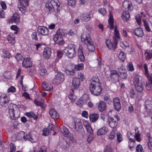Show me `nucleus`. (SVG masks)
Instances as JSON below:
<instances>
[{"instance_id": "1", "label": "nucleus", "mask_w": 152, "mask_h": 152, "mask_svg": "<svg viewBox=\"0 0 152 152\" xmlns=\"http://www.w3.org/2000/svg\"><path fill=\"white\" fill-rule=\"evenodd\" d=\"M99 79L97 77L92 78V81L89 86V89L92 94L98 96L102 92V88L100 86Z\"/></svg>"}, {"instance_id": "2", "label": "nucleus", "mask_w": 152, "mask_h": 152, "mask_svg": "<svg viewBox=\"0 0 152 152\" xmlns=\"http://www.w3.org/2000/svg\"><path fill=\"white\" fill-rule=\"evenodd\" d=\"M81 40L82 42H87L88 45V48L89 51L94 52L95 48L93 45V42L91 40L89 37L88 34L84 33L83 34L81 37Z\"/></svg>"}, {"instance_id": "3", "label": "nucleus", "mask_w": 152, "mask_h": 152, "mask_svg": "<svg viewBox=\"0 0 152 152\" xmlns=\"http://www.w3.org/2000/svg\"><path fill=\"white\" fill-rule=\"evenodd\" d=\"M75 46L73 44H70L66 47L64 53L70 58H72L76 56Z\"/></svg>"}, {"instance_id": "4", "label": "nucleus", "mask_w": 152, "mask_h": 152, "mask_svg": "<svg viewBox=\"0 0 152 152\" xmlns=\"http://www.w3.org/2000/svg\"><path fill=\"white\" fill-rule=\"evenodd\" d=\"M65 79L64 76L62 73H57L52 80L53 83L55 84H58L64 81Z\"/></svg>"}, {"instance_id": "5", "label": "nucleus", "mask_w": 152, "mask_h": 152, "mask_svg": "<svg viewBox=\"0 0 152 152\" xmlns=\"http://www.w3.org/2000/svg\"><path fill=\"white\" fill-rule=\"evenodd\" d=\"M29 0H19L18 8L23 13H24L28 5Z\"/></svg>"}, {"instance_id": "6", "label": "nucleus", "mask_w": 152, "mask_h": 152, "mask_svg": "<svg viewBox=\"0 0 152 152\" xmlns=\"http://www.w3.org/2000/svg\"><path fill=\"white\" fill-rule=\"evenodd\" d=\"M120 75L115 70H111L110 75V80L113 83L118 82Z\"/></svg>"}, {"instance_id": "7", "label": "nucleus", "mask_w": 152, "mask_h": 152, "mask_svg": "<svg viewBox=\"0 0 152 152\" xmlns=\"http://www.w3.org/2000/svg\"><path fill=\"white\" fill-rule=\"evenodd\" d=\"M10 99L5 94H2L0 97V104L3 107H5L7 106Z\"/></svg>"}, {"instance_id": "8", "label": "nucleus", "mask_w": 152, "mask_h": 152, "mask_svg": "<svg viewBox=\"0 0 152 152\" xmlns=\"http://www.w3.org/2000/svg\"><path fill=\"white\" fill-rule=\"evenodd\" d=\"M17 105L13 104H9L8 108L9 110V113L10 118L12 119H15L18 117L16 116L14 113V110L17 109Z\"/></svg>"}, {"instance_id": "9", "label": "nucleus", "mask_w": 152, "mask_h": 152, "mask_svg": "<svg viewBox=\"0 0 152 152\" xmlns=\"http://www.w3.org/2000/svg\"><path fill=\"white\" fill-rule=\"evenodd\" d=\"M113 105L114 108L117 111H119L121 108V104L120 99L118 97H116L113 99Z\"/></svg>"}, {"instance_id": "10", "label": "nucleus", "mask_w": 152, "mask_h": 152, "mask_svg": "<svg viewBox=\"0 0 152 152\" xmlns=\"http://www.w3.org/2000/svg\"><path fill=\"white\" fill-rule=\"evenodd\" d=\"M91 15L88 13H82L79 16L80 19L82 22H86L90 21L92 16H91Z\"/></svg>"}, {"instance_id": "11", "label": "nucleus", "mask_w": 152, "mask_h": 152, "mask_svg": "<svg viewBox=\"0 0 152 152\" xmlns=\"http://www.w3.org/2000/svg\"><path fill=\"white\" fill-rule=\"evenodd\" d=\"M106 43L108 48L110 50H114L117 47V43L115 41L112 43L110 39H107L106 40Z\"/></svg>"}, {"instance_id": "12", "label": "nucleus", "mask_w": 152, "mask_h": 152, "mask_svg": "<svg viewBox=\"0 0 152 152\" xmlns=\"http://www.w3.org/2000/svg\"><path fill=\"white\" fill-rule=\"evenodd\" d=\"M37 30L38 33L43 35L46 36L49 34L48 28L45 26H39Z\"/></svg>"}, {"instance_id": "13", "label": "nucleus", "mask_w": 152, "mask_h": 152, "mask_svg": "<svg viewBox=\"0 0 152 152\" xmlns=\"http://www.w3.org/2000/svg\"><path fill=\"white\" fill-rule=\"evenodd\" d=\"M73 128L75 129L76 131L80 134L82 133L84 131L83 125L80 122L75 124Z\"/></svg>"}, {"instance_id": "14", "label": "nucleus", "mask_w": 152, "mask_h": 152, "mask_svg": "<svg viewBox=\"0 0 152 152\" xmlns=\"http://www.w3.org/2000/svg\"><path fill=\"white\" fill-rule=\"evenodd\" d=\"M29 134L30 137V141L31 142H36L38 140V133L34 131L30 132Z\"/></svg>"}, {"instance_id": "15", "label": "nucleus", "mask_w": 152, "mask_h": 152, "mask_svg": "<svg viewBox=\"0 0 152 152\" xmlns=\"http://www.w3.org/2000/svg\"><path fill=\"white\" fill-rule=\"evenodd\" d=\"M64 35V33L63 32L62 29H59L56 32V34L53 36V39L54 41H57L60 37H62V36Z\"/></svg>"}, {"instance_id": "16", "label": "nucleus", "mask_w": 152, "mask_h": 152, "mask_svg": "<svg viewBox=\"0 0 152 152\" xmlns=\"http://www.w3.org/2000/svg\"><path fill=\"white\" fill-rule=\"evenodd\" d=\"M108 123L110 127L112 128H115L117 126L118 122L115 118L112 117H109Z\"/></svg>"}, {"instance_id": "17", "label": "nucleus", "mask_w": 152, "mask_h": 152, "mask_svg": "<svg viewBox=\"0 0 152 152\" xmlns=\"http://www.w3.org/2000/svg\"><path fill=\"white\" fill-rule=\"evenodd\" d=\"M51 49L49 47L45 48L44 50L43 56L45 59H48L51 56Z\"/></svg>"}, {"instance_id": "18", "label": "nucleus", "mask_w": 152, "mask_h": 152, "mask_svg": "<svg viewBox=\"0 0 152 152\" xmlns=\"http://www.w3.org/2000/svg\"><path fill=\"white\" fill-rule=\"evenodd\" d=\"M65 72L68 75L73 76L76 72L74 66L72 65L68 67L67 69H65Z\"/></svg>"}, {"instance_id": "19", "label": "nucleus", "mask_w": 152, "mask_h": 152, "mask_svg": "<svg viewBox=\"0 0 152 152\" xmlns=\"http://www.w3.org/2000/svg\"><path fill=\"white\" fill-rule=\"evenodd\" d=\"M133 32L136 36L138 37H142L143 35V32L141 28H137L133 30Z\"/></svg>"}, {"instance_id": "20", "label": "nucleus", "mask_w": 152, "mask_h": 152, "mask_svg": "<svg viewBox=\"0 0 152 152\" xmlns=\"http://www.w3.org/2000/svg\"><path fill=\"white\" fill-rule=\"evenodd\" d=\"M120 36L119 32L117 27H115L113 37V41L116 42L117 43L118 41L120 39Z\"/></svg>"}, {"instance_id": "21", "label": "nucleus", "mask_w": 152, "mask_h": 152, "mask_svg": "<svg viewBox=\"0 0 152 152\" xmlns=\"http://www.w3.org/2000/svg\"><path fill=\"white\" fill-rule=\"evenodd\" d=\"M32 63L30 58L24 59L22 62V65L25 68L30 67L31 66Z\"/></svg>"}, {"instance_id": "22", "label": "nucleus", "mask_w": 152, "mask_h": 152, "mask_svg": "<svg viewBox=\"0 0 152 152\" xmlns=\"http://www.w3.org/2000/svg\"><path fill=\"white\" fill-rule=\"evenodd\" d=\"M106 103L103 101H100L98 105V108L100 112H102L104 111L106 108Z\"/></svg>"}, {"instance_id": "23", "label": "nucleus", "mask_w": 152, "mask_h": 152, "mask_svg": "<svg viewBox=\"0 0 152 152\" xmlns=\"http://www.w3.org/2000/svg\"><path fill=\"white\" fill-rule=\"evenodd\" d=\"M82 45H80L78 50L79 58L81 61L83 62L85 60V58L83 51L82 50Z\"/></svg>"}, {"instance_id": "24", "label": "nucleus", "mask_w": 152, "mask_h": 152, "mask_svg": "<svg viewBox=\"0 0 152 152\" xmlns=\"http://www.w3.org/2000/svg\"><path fill=\"white\" fill-rule=\"evenodd\" d=\"M50 4L52 6L54 10H58V8L60 5V3L58 0H51Z\"/></svg>"}, {"instance_id": "25", "label": "nucleus", "mask_w": 152, "mask_h": 152, "mask_svg": "<svg viewBox=\"0 0 152 152\" xmlns=\"http://www.w3.org/2000/svg\"><path fill=\"white\" fill-rule=\"evenodd\" d=\"M59 145L61 148L64 149H66L69 147L67 142L64 139H62L60 140Z\"/></svg>"}, {"instance_id": "26", "label": "nucleus", "mask_w": 152, "mask_h": 152, "mask_svg": "<svg viewBox=\"0 0 152 152\" xmlns=\"http://www.w3.org/2000/svg\"><path fill=\"white\" fill-rule=\"evenodd\" d=\"M80 84V80L77 78L75 77L72 80V85L74 88H78Z\"/></svg>"}, {"instance_id": "27", "label": "nucleus", "mask_w": 152, "mask_h": 152, "mask_svg": "<svg viewBox=\"0 0 152 152\" xmlns=\"http://www.w3.org/2000/svg\"><path fill=\"white\" fill-rule=\"evenodd\" d=\"M49 114L53 119L58 118H59L58 114L56 111L53 109H52L49 110Z\"/></svg>"}, {"instance_id": "28", "label": "nucleus", "mask_w": 152, "mask_h": 152, "mask_svg": "<svg viewBox=\"0 0 152 152\" xmlns=\"http://www.w3.org/2000/svg\"><path fill=\"white\" fill-rule=\"evenodd\" d=\"M34 102L37 106H40L42 108H44L46 107L44 104L45 100L43 99H41L39 101L35 100L34 101Z\"/></svg>"}, {"instance_id": "29", "label": "nucleus", "mask_w": 152, "mask_h": 152, "mask_svg": "<svg viewBox=\"0 0 152 152\" xmlns=\"http://www.w3.org/2000/svg\"><path fill=\"white\" fill-rule=\"evenodd\" d=\"M99 115L96 113H93L89 115V118L90 121L92 122H94L98 118Z\"/></svg>"}, {"instance_id": "30", "label": "nucleus", "mask_w": 152, "mask_h": 152, "mask_svg": "<svg viewBox=\"0 0 152 152\" xmlns=\"http://www.w3.org/2000/svg\"><path fill=\"white\" fill-rule=\"evenodd\" d=\"M10 20L12 22L18 23L20 21V17L17 13H15L10 18Z\"/></svg>"}, {"instance_id": "31", "label": "nucleus", "mask_w": 152, "mask_h": 152, "mask_svg": "<svg viewBox=\"0 0 152 152\" xmlns=\"http://www.w3.org/2000/svg\"><path fill=\"white\" fill-rule=\"evenodd\" d=\"M142 80V77L139 75H136L134 77V83L135 85H140L142 84L141 80Z\"/></svg>"}, {"instance_id": "32", "label": "nucleus", "mask_w": 152, "mask_h": 152, "mask_svg": "<svg viewBox=\"0 0 152 152\" xmlns=\"http://www.w3.org/2000/svg\"><path fill=\"white\" fill-rule=\"evenodd\" d=\"M108 23L109 25L108 27L110 28V29L111 30L114 28V20L113 16L110 15L109 18L108 20Z\"/></svg>"}, {"instance_id": "33", "label": "nucleus", "mask_w": 152, "mask_h": 152, "mask_svg": "<svg viewBox=\"0 0 152 152\" xmlns=\"http://www.w3.org/2000/svg\"><path fill=\"white\" fill-rule=\"evenodd\" d=\"M25 115L29 118H33L34 120H36L37 119V116L33 112L26 113Z\"/></svg>"}, {"instance_id": "34", "label": "nucleus", "mask_w": 152, "mask_h": 152, "mask_svg": "<svg viewBox=\"0 0 152 152\" xmlns=\"http://www.w3.org/2000/svg\"><path fill=\"white\" fill-rule=\"evenodd\" d=\"M29 134V133L27 134L23 132H22L19 134L18 135L22 137H23V139L25 140H30Z\"/></svg>"}, {"instance_id": "35", "label": "nucleus", "mask_w": 152, "mask_h": 152, "mask_svg": "<svg viewBox=\"0 0 152 152\" xmlns=\"http://www.w3.org/2000/svg\"><path fill=\"white\" fill-rule=\"evenodd\" d=\"M15 36L12 34H10L7 37V39L10 43L14 44L15 39Z\"/></svg>"}, {"instance_id": "36", "label": "nucleus", "mask_w": 152, "mask_h": 152, "mask_svg": "<svg viewBox=\"0 0 152 152\" xmlns=\"http://www.w3.org/2000/svg\"><path fill=\"white\" fill-rule=\"evenodd\" d=\"M145 56L147 59H149L152 57V50H147L145 54Z\"/></svg>"}, {"instance_id": "37", "label": "nucleus", "mask_w": 152, "mask_h": 152, "mask_svg": "<svg viewBox=\"0 0 152 152\" xmlns=\"http://www.w3.org/2000/svg\"><path fill=\"white\" fill-rule=\"evenodd\" d=\"M135 135L134 136V138L136 139L137 141L140 142V134L139 131L138 130V128L137 127H135Z\"/></svg>"}, {"instance_id": "38", "label": "nucleus", "mask_w": 152, "mask_h": 152, "mask_svg": "<svg viewBox=\"0 0 152 152\" xmlns=\"http://www.w3.org/2000/svg\"><path fill=\"white\" fill-rule=\"evenodd\" d=\"M135 140L134 138L133 140H129V146L130 150L132 151V148L135 145Z\"/></svg>"}, {"instance_id": "39", "label": "nucleus", "mask_w": 152, "mask_h": 152, "mask_svg": "<svg viewBox=\"0 0 152 152\" xmlns=\"http://www.w3.org/2000/svg\"><path fill=\"white\" fill-rule=\"evenodd\" d=\"M61 131L65 137L66 136H68L69 135V134L70 132H69L68 129L65 127H63Z\"/></svg>"}, {"instance_id": "40", "label": "nucleus", "mask_w": 152, "mask_h": 152, "mask_svg": "<svg viewBox=\"0 0 152 152\" xmlns=\"http://www.w3.org/2000/svg\"><path fill=\"white\" fill-rule=\"evenodd\" d=\"M150 82L146 83L145 87L146 89L149 91L152 90V80L150 79Z\"/></svg>"}, {"instance_id": "41", "label": "nucleus", "mask_w": 152, "mask_h": 152, "mask_svg": "<svg viewBox=\"0 0 152 152\" xmlns=\"http://www.w3.org/2000/svg\"><path fill=\"white\" fill-rule=\"evenodd\" d=\"M106 132L105 128L102 127L98 130L97 133L98 135H103L105 134Z\"/></svg>"}, {"instance_id": "42", "label": "nucleus", "mask_w": 152, "mask_h": 152, "mask_svg": "<svg viewBox=\"0 0 152 152\" xmlns=\"http://www.w3.org/2000/svg\"><path fill=\"white\" fill-rule=\"evenodd\" d=\"M103 99L104 101L107 102L109 104L112 103V101L110 99V95L108 94L104 95L103 97Z\"/></svg>"}, {"instance_id": "43", "label": "nucleus", "mask_w": 152, "mask_h": 152, "mask_svg": "<svg viewBox=\"0 0 152 152\" xmlns=\"http://www.w3.org/2000/svg\"><path fill=\"white\" fill-rule=\"evenodd\" d=\"M135 86L136 90L138 92H141L144 87L142 84L140 85H135Z\"/></svg>"}, {"instance_id": "44", "label": "nucleus", "mask_w": 152, "mask_h": 152, "mask_svg": "<svg viewBox=\"0 0 152 152\" xmlns=\"http://www.w3.org/2000/svg\"><path fill=\"white\" fill-rule=\"evenodd\" d=\"M130 17L129 12L127 11H125L123 12V18L125 19L126 20H127Z\"/></svg>"}, {"instance_id": "45", "label": "nucleus", "mask_w": 152, "mask_h": 152, "mask_svg": "<svg viewBox=\"0 0 152 152\" xmlns=\"http://www.w3.org/2000/svg\"><path fill=\"white\" fill-rule=\"evenodd\" d=\"M119 58L123 61H124L126 59V54L123 52L121 51L119 55Z\"/></svg>"}, {"instance_id": "46", "label": "nucleus", "mask_w": 152, "mask_h": 152, "mask_svg": "<svg viewBox=\"0 0 152 152\" xmlns=\"http://www.w3.org/2000/svg\"><path fill=\"white\" fill-rule=\"evenodd\" d=\"M74 69L77 70H82L83 69L84 65L83 63L78 64L74 66Z\"/></svg>"}, {"instance_id": "47", "label": "nucleus", "mask_w": 152, "mask_h": 152, "mask_svg": "<svg viewBox=\"0 0 152 152\" xmlns=\"http://www.w3.org/2000/svg\"><path fill=\"white\" fill-rule=\"evenodd\" d=\"M125 5L127 6V8L129 10L131 11L132 10L133 7L132 4H129L128 1L124 2L123 3V6L124 7H126L124 6Z\"/></svg>"}, {"instance_id": "48", "label": "nucleus", "mask_w": 152, "mask_h": 152, "mask_svg": "<svg viewBox=\"0 0 152 152\" xmlns=\"http://www.w3.org/2000/svg\"><path fill=\"white\" fill-rule=\"evenodd\" d=\"M97 68L101 71H103L104 70V64L101 61L98 60V65Z\"/></svg>"}, {"instance_id": "49", "label": "nucleus", "mask_w": 152, "mask_h": 152, "mask_svg": "<svg viewBox=\"0 0 152 152\" xmlns=\"http://www.w3.org/2000/svg\"><path fill=\"white\" fill-rule=\"evenodd\" d=\"M56 43L59 45H62L64 43V41L63 40V37H60L57 41L54 42Z\"/></svg>"}, {"instance_id": "50", "label": "nucleus", "mask_w": 152, "mask_h": 152, "mask_svg": "<svg viewBox=\"0 0 152 152\" xmlns=\"http://www.w3.org/2000/svg\"><path fill=\"white\" fill-rule=\"evenodd\" d=\"M143 21L145 29L148 32L150 31H151L150 28L149 26L148 22L145 20H143Z\"/></svg>"}, {"instance_id": "51", "label": "nucleus", "mask_w": 152, "mask_h": 152, "mask_svg": "<svg viewBox=\"0 0 152 152\" xmlns=\"http://www.w3.org/2000/svg\"><path fill=\"white\" fill-rule=\"evenodd\" d=\"M127 68L128 70L131 72H132L134 70V67L132 63H129L127 64Z\"/></svg>"}, {"instance_id": "52", "label": "nucleus", "mask_w": 152, "mask_h": 152, "mask_svg": "<svg viewBox=\"0 0 152 152\" xmlns=\"http://www.w3.org/2000/svg\"><path fill=\"white\" fill-rule=\"evenodd\" d=\"M15 58L16 60L18 61H21L23 59V56L20 53L17 54L15 55Z\"/></svg>"}, {"instance_id": "53", "label": "nucleus", "mask_w": 152, "mask_h": 152, "mask_svg": "<svg viewBox=\"0 0 152 152\" xmlns=\"http://www.w3.org/2000/svg\"><path fill=\"white\" fill-rule=\"evenodd\" d=\"M136 150L137 152H144L142 146L140 144H139L137 146Z\"/></svg>"}, {"instance_id": "54", "label": "nucleus", "mask_w": 152, "mask_h": 152, "mask_svg": "<svg viewBox=\"0 0 152 152\" xmlns=\"http://www.w3.org/2000/svg\"><path fill=\"white\" fill-rule=\"evenodd\" d=\"M136 95V93L134 90H132L130 91L129 92V96L132 99L134 98Z\"/></svg>"}, {"instance_id": "55", "label": "nucleus", "mask_w": 152, "mask_h": 152, "mask_svg": "<svg viewBox=\"0 0 152 152\" xmlns=\"http://www.w3.org/2000/svg\"><path fill=\"white\" fill-rule=\"evenodd\" d=\"M98 12L103 15H104L106 13V11L104 8H101L98 10Z\"/></svg>"}, {"instance_id": "56", "label": "nucleus", "mask_w": 152, "mask_h": 152, "mask_svg": "<svg viewBox=\"0 0 152 152\" xmlns=\"http://www.w3.org/2000/svg\"><path fill=\"white\" fill-rule=\"evenodd\" d=\"M127 136L129 140H133L134 138V134L129 131L127 132Z\"/></svg>"}, {"instance_id": "57", "label": "nucleus", "mask_w": 152, "mask_h": 152, "mask_svg": "<svg viewBox=\"0 0 152 152\" xmlns=\"http://www.w3.org/2000/svg\"><path fill=\"white\" fill-rule=\"evenodd\" d=\"M42 132V134L44 136L48 135L49 133V129L46 128H44Z\"/></svg>"}, {"instance_id": "58", "label": "nucleus", "mask_w": 152, "mask_h": 152, "mask_svg": "<svg viewBox=\"0 0 152 152\" xmlns=\"http://www.w3.org/2000/svg\"><path fill=\"white\" fill-rule=\"evenodd\" d=\"M10 150L9 152H15L16 149L15 146L13 143H11L10 145Z\"/></svg>"}, {"instance_id": "59", "label": "nucleus", "mask_w": 152, "mask_h": 152, "mask_svg": "<svg viewBox=\"0 0 152 152\" xmlns=\"http://www.w3.org/2000/svg\"><path fill=\"white\" fill-rule=\"evenodd\" d=\"M117 140L119 142H121L122 140V135L119 132H118L117 134Z\"/></svg>"}, {"instance_id": "60", "label": "nucleus", "mask_w": 152, "mask_h": 152, "mask_svg": "<svg viewBox=\"0 0 152 152\" xmlns=\"http://www.w3.org/2000/svg\"><path fill=\"white\" fill-rule=\"evenodd\" d=\"M42 86L44 90H45L46 91H50L53 88V87L52 86H51L50 87H49L48 86H47V85L45 84H42Z\"/></svg>"}, {"instance_id": "61", "label": "nucleus", "mask_w": 152, "mask_h": 152, "mask_svg": "<svg viewBox=\"0 0 152 152\" xmlns=\"http://www.w3.org/2000/svg\"><path fill=\"white\" fill-rule=\"evenodd\" d=\"M3 52L4 54V56L6 58H9L11 57L10 54L8 51L4 50V51Z\"/></svg>"}, {"instance_id": "62", "label": "nucleus", "mask_w": 152, "mask_h": 152, "mask_svg": "<svg viewBox=\"0 0 152 152\" xmlns=\"http://www.w3.org/2000/svg\"><path fill=\"white\" fill-rule=\"evenodd\" d=\"M80 80H81V81H83L85 79L84 75L80 73H78L77 75V77Z\"/></svg>"}, {"instance_id": "63", "label": "nucleus", "mask_w": 152, "mask_h": 152, "mask_svg": "<svg viewBox=\"0 0 152 152\" xmlns=\"http://www.w3.org/2000/svg\"><path fill=\"white\" fill-rule=\"evenodd\" d=\"M148 146L150 149H152V138H149L148 139Z\"/></svg>"}, {"instance_id": "64", "label": "nucleus", "mask_w": 152, "mask_h": 152, "mask_svg": "<svg viewBox=\"0 0 152 152\" xmlns=\"http://www.w3.org/2000/svg\"><path fill=\"white\" fill-rule=\"evenodd\" d=\"M15 88L12 86H11L7 90L8 92H15Z\"/></svg>"}]
</instances>
